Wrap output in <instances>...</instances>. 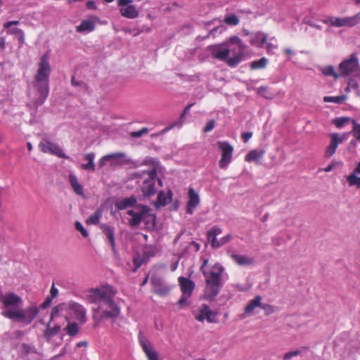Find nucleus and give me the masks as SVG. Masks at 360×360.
<instances>
[{
    "instance_id": "nucleus-47",
    "label": "nucleus",
    "mask_w": 360,
    "mask_h": 360,
    "mask_svg": "<svg viewBox=\"0 0 360 360\" xmlns=\"http://www.w3.org/2000/svg\"><path fill=\"white\" fill-rule=\"evenodd\" d=\"M233 238V236L231 234L229 233L226 235L225 236L221 238L219 240V248L223 246L224 245L226 244L229 241H231Z\"/></svg>"
},
{
    "instance_id": "nucleus-54",
    "label": "nucleus",
    "mask_w": 360,
    "mask_h": 360,
    "mask_svg": "<svg viewBox=\"0 0 360 360\" xmlns=\"http://www.w3.org/2000/svg\"><path fill=\"white\" fill-rule=\"evenodd\" d=\"M52 299L47 297L46 300L41 304L40 307L41 309H46L51 305Z\"/></svg>"
},
{
    "instance_id": "nucleus-55",
    "label": "nucleus",
    "mask_w": 360,
    "mask_h": 360,
    "mask_svg": "<svg viewBox=\"0 0 360 360\" xmlns=\"http://www.w3.org/2000/svg\"><path fill=\"white\" fill-rule=\"evenodd\" d=\"M252 136V132H243L241 134V137L245 143L248 142Z\"/></svg>"
},
{
    "instance_id": "nucleus-37",
    "label": "nucleus",
    "mask_w": 360,
    "mask_h": 360,
    "mask_svg": "<svg viewBox=\"0 0 360 360\" xmlns=\"http://www.w3.org/2000/svg\"><path fill=\"white\" fill-rule=\"evenodd\" d=\"M65 330L68 335L71 337L75 336L79 332V326L77 323H68L65 328Z\"/></svg>"
},
{
    "instance_id": "nucleus-49",
    "label": "nucleus",
    "mask_w": 360,
    "mask_h": 360,
    "mask_svg": "<svg viewBox=\"0 0 360 360\" xmlns=\"http://www.w3.org/2000/svg\"><path fill=\"white\" fill-rule=\"evenodd\" d=\"M133 264L134 265V272H136L139 268L142 265V259L139 257L134 258L133 259Z\"/></svg>"
},
{
    "instance_id": "nucleus-26",
    "label": "nucleus",
    "mask_w": 360,
    "mask_h": 360,
    "mask_svg": "<svg viewBox=\"0 0 360 360\" xmlns=\"http://www.w3.org/2000/svg\"><path fill=\"white\" fill-rule=\"evenodd\" d=\"M265 155L264 150H252L245 156V160L248 162H257Z\"/></svg>"
},
{
    "instance_id": "nucleus-8",
    "label": "nucleus",
    "mask_w": 360,
    "mask_h": 360,
    "mask_svg": "<svg viewBox=\"0 0 360 360\" xmlns=\"http://www.w3.org/2000/svg\"><path fill=\"white\" fill-rule=\"evenodd\" d=\"M217 148L221 151L219 166L221 169H225L232 161L233 148L226 141H218Z\"/></svg>"
},
{
    "instance_id": "nucleus-60",
    "label": "nucleus",
    "mask_w": 360,
    "mask_h": 360,
    "mask_svg": "<svg viewBox=\"0 0 360 360\" xmlns=\"http://www.w3.org/2000/svg\"><path fill=\"white\" fill-rule=\"evenodd\" d=\"M86 7L89 9H91V10H96L97 8L96 3L94 1H88L86 2Z\"/></svg>"
},
{
    "instance_id": "nucleus-18",
    "label": "nucleus",
    "mask_w": 360,
    "mask_h": 360,
    "mask_svg": "<svg viewBox=\"0 0 360 360\" xmlns=\"http://www.w3.org/2000/svg\"><path fill=\"white\" fill-rule=\"evenodd\" d=\"M58 312V307H55L51 310V317H50V321L48 323L46 329L44 332V337L46 338H51L53 335L58 333L61 329L60 326L59 325H56L54 327L51 328L50 326V322L53 319L56 314Z\"/></svg>"
},
{
    "instance_id": "nucleus-9",
    "label": "nucleus",
    "mask_w": 360,
    "mask_h": 360,
    "mask_svg": "<svg viewBox=\"0 0 360 360\" xmlns=\"http://www.w3.org/2000/svg\"><path fill=\"white\" fill-rule=\"evenodd\" d=\"M125 158V154L121 152L105 155L99 160L98 167L100 168L103 167L107 165L108 162H110L111 166L127 164L129 163V160Z\"/></svg>"
},
{
    "instance_id": "nucleus-53",
    "label": "nucleus",
    "mask_w": 360,
    "mask_h": 360,
    "mask_svg": "<svg viewBox=\"0 0 360 360\" xmlns=\"http://www.w3.org/2000/svg\"><path fill=\"white\" fill-rule=\"evenodd\" d=\"M81 168L84 170L94 171L95 164L90 165V163L87 162L86 164L82 165Z\"/></svg>"
},
{
    "instance_id": "nucleus-7",
    "label": "nucleus",
    "mask_w": 360,
    "mask_h": 360,
    "mask_svg": "<svg viewBox=\"0 0 360 360\" xmlns=\"http://www.w3.org/2000/svg\"><path fill=\"white\" fill-rule=\"evenodd\" d=\"M39 148L44 153H48L61 158L70 159V157L65 155L63 149L58 144L47 139H44L40 141Z\"/></svg>"
},
{
    "instance_id": "nucleus-48",
    "label": "nucleus",
    "mask_w": 360,
    "mask_h": 360,
    "mask_svg": "<svg viewBox=\"0 0 360 360\" xmlns=\"http://www.w3.org/2000/svg\"><path fill=\"white\" fill-rule=\"evenodd\" d=\"M260 307H262L264 310L266 315L271 314L274 312V307L270 304H261Z\"/></svg>"
},
{
    "instance_id": "nucleus-42",
    "label": "nucleus",
    "mask_w": 360,
    "mask_h": 360,
    "mask_svg": "<svg viewBox=\"0 0 360 360\" xmlns=\"http://www.w3.org/2000/svg\"><path fill=\"white\" fill-rule=\"evenodd\" d=\"M349 121V117H337L333 120L332 122L335 125L336 127L341 128Z\"/></svg>"
},
{
    "instance_id": "nucleus-12",
    "label": "nucleus",
    "mask_w": 360,
    "mask_h": 360,
    "mask_svg": "<svg viewBox=\"0 0 360 360\" xmlns=\"http://www.w3.org/2000/svg\"><path fill=\"white\" fill-rule=\"evenodd\" d=\"M99 22L100 18L98 16L91 15L88 18L83 20L81 23L76 27V31L79 33L93 32L95 30L96 24Z\"/></svg>"
},
{
    "instance_id": "nucleus-33",
    "label": "nucleus",
    "mask_w": 360,
    "mask_h": 360,
    "mask_svg": "<svg viewBox=\"0 0 360 360\" xmlns=\"http://www.w3.org/2000/svg\"><path fill=\"white\" fill-rule=\"evenodd\" d=\"M257 93L266 99L271 100L275 97V94L271 91L269 88L260 86L257 89Z\"/></svg>"
},
{
    "instance_id": "nucleus-14",
    "label": "nucleus",
    "mask_w": 360,
    "mask_h": 360,
    "mask_svg": "<svg viewBox=\"0 0 360 360\" xmlns=\"http://www.w3.org/2000/svg\"><path fill=\"white\" fill-rule=\"evenodd\" d=\"M216 314L210 309V307L204 304L200 309L199 314L195 316V319L200 322L205 319L208 323H214L215 321Z\"/></svg>"
},
{
    "instance_id": "nucleus-24",
    "label": "nucleus",
    "mask_w": 360,
    "mask_h": 360,
    "mask_svg": "<svg viewBox=\"0 0 360 360\" xmlns=\"http://www.w3.org/2000/svg\"><path fill=\"white\" fill-rule=\"evenodd\" d=\"M136 198L131 195L129 198H124L115 203V207L120 210H125L128 207L136 206Z\"/></svg>"
},
{
    "instance_id": "nucleus-34",
    "label": "nucleus",
    "mask_w": 360,
    "mask_h": 360,
    "mask_svg": "<svg viewBox=\"0 0 360 360\" xmlns=\"http://www.w3.org/2000/svg\"><path fill=\"white\" fill-rule=\"evenodd\" d=\"M267 63L268 60L262 57L259 60L252 61L250 64V68L252 70L262 69L266 67Z\"/></svg>"
},
{
    "instance_id": "nucleus-35",
    "label": "nucleus",
    "mask_w": 360,
    "mask_h": 360,
    "mask_svg": "<svg viewBox=\"0 0 360 360\" xmlns=\"http://www.w3.org/2000/svg\"><path fill=\"white\" fill-rule=\"evenodd\" d=\"M322 73L326 76H332L335 79H338L340 77H341L340 72L338 74L335 71L334 67L332 65H328L326 67H324L322 69Z\"/></svg>"
},
{
    "instance_id": "nucleus-28",
    "label": "nucleus",
    "mask_w": 360,
    "mask_h": 360,
    "mask_svg": "<svg viewBox=\"0 0 360 360\" xmlns=\"http://www.w3.org/2000/svg\"><path fill=\"white\" fill-rule=\"evenodd\" d=\"M267 41V35L266 34L257 33L252 36L250 39V44L252 46L262 47Z\"/></svg>"
},
{
    "instance_id": "nucleus-41",
    "label": "nucleus",
    "mask_w": 360,
    "mask_h": 360,
    "mask_svg": "<svg viewBox=\"0 0 360 360\" xmlns=\"http://www.w3.org/2000/svg\"><path fill=\"white\" fill-rule=\"evenodd\" d=\"M352 135L357 141H360V124L354 120H352Z\"/></svg>"
},
{
    "instance_id": "nucleus-52",
    "label": "nucleus",
    "mask_w": 360,
    "mask_h": 360,
    "mask_svg": "<svg viewBox=\"0 0 360 360\" xmlns=\"http://www.w3.org/2000/svg\"><path fill=\"white\" fill-rule=\"evenodd\" d=\"M194 105V103H191L189 105H188L184 110L182 114L180 116V120L181 122H183L184 120V117L186 114H188L189 112V110L191 109V108Z\"/></svg>"
},
{
    "instance_id": "nucleus-5",
    "label": "nucleus",
    "mask_w": 360,
    "mask_h": 360,
    "mask_svg": "<svg viewBox=\"0 0 360 360\" xmlns=\"http://www.w3.org/2000/svg\"><path fill=\"white\" fill-rule=\"evenodd\" d=\"M127 214L131 217L129 219L131 226H137L141 221H151L153 226L155 224V216L150 213V209L143 205H136L134 209L127 211Z\"/></svg>"
},
{
    "instance_id": "nucleus-13",
    "label": "nucleus",
    "mask_w": 360,
    "mask_h": 360,
    "mask_svg": "<svg viewBox=\"0 0 360 360\" xmlns=\"http://www.w3.org/2000/svg\"><path fill=\"white\" fill-rule=\"evenodd\" d=\"M178 282L182 294L191 297L195 286V283L184 276H179Z\"/></svg>"
},
{
    "instance_id": "nucleus-27",
    "label": "nucleus",
    "mask_w": 360,
    "mask_h": 360,
    "mask_svg": "<svg viewBox=\"0 0 360 360\" xmlns=\"http://www.w3.org/2000/svg\"><path fill=\"white\" fill-rule=\"evenodd\" d=\"M69 181L74 192L78 195L84 196L83 186L79 183L77 176L70 174L69 175Z\"/></svg>"
},
{
    "instance_id": "nucleus-16",
    "label": "nucleus",
    "mask_w": 360,
    "mask_h": 360,
    "mask_svg": "<svg viewBox=\"0 0 360 360\" xmlns=\"http://www.w3.org/2000/svg\"><path fill=\"white\" fill-rule=\"evenodd\" d=\"M212 56L218 60L225 61L231 51L228 48H224L221 44H217L210 47Z\"/></svg>"
},
{
    "instance_id": "nucleus-30",
    "label": "nucleus",
    "mask_w": 360,
    "mask_h": 360,
    "mask_svg": "<svg viewBox=\"0 0 360 360\" xmlns=\"http://www.w3.org/2000/svg\"><path fill=\"white\" fill-rule=\"evenodd\" d=\"M102 216L103 208H98L94 214H92L91 216L89 217V218L86 219V224L88 225L98 224Z\"/></svg>"
},
{
    "instance_id": "nucleus-40",
    "label": "nucleus",
    "mask_w": 360,
    "mask_h": 360,
    "mask_svg": "<svg viewBox=\"0 0 360 360\" xmlns=\"http://www.w3.org/2000/svg\"><path fill=\"white\" fill-rule=\"evenodd\" d=\"M309 348L307 347H304L301 349H296L294 351L286 352L283 356V360H289L292 357L300 355L302 353V350H307Z\"/></svg>"
},
{
    "instance_id": "nucleus-63",
    "label": "nucleus",
    "mask_w": 360,
    "mask_h": 360,
    "mask_svg": "<svg viewBox=\"0 0 360 360\" xmlns=\"http://www.w3.org/2000/svg\"><path fill=\"white\" fill-rule=\"evenodd\" d=\"M352 174H360V162L357 163L355 169Z\"/></svg>"
},
{
    "instance_id": "nucleus-4",
    "label": "nucleus",
    "mask_w": 360,
    "mask_h": 360,
    "mask_svg": "<svg viewBox=\"0 0 360 360\" xmlns=\"http://www.w3.org/2000/svg\"><path fill=\"white\" fill-rule=\"evenodd\" d=\"M143 164H150L153 166L151 169L143 172V174H146L148 177L143 180L141 185L143 195L144 197H150L155 195L157 192L155 180L157 178V167L158 162L155 159L145 160Z\"/></svg>"
},
{
    "instance_id": "nucleus-15",
    "label": "nucleus",
    "mask_w": 360,
    "mask_h": 360,
    "mask_svg": "<svg viewBox=\"0 0 360 360\" xmlns=\"http://www.w3.org/2000/svg\"><path fill=\"white\" fill-rule=\"evenodd\" d=\"M70 311L72 312L75 318L80 323H86V309L78 303H73L70 304Z\"/></svg>"
},
{
    "instance_id": "nucleus-1",
    "label": "nucleus",
    "mask_w": 360,
    "mask_h": 360,
    "mask_svg": "<svg viewBox=\"0 0 360 360\" xmlns=\"http://www.w3.org/2000/svg\"><path fill=\"white\" fill-rule=\"evenodd\" d=\"M117 290L110 285H104L92 288L88 291L86 300L89 303H100L99 307L94 309V314L101 311V319H115L120 316V308L115 301L114 297Z\"/></svg>"
},
{
    "instance_id": "nucleus-19",
    "label": "nucleus",
    "mask_w": 360,
    "mask_h": 360,
    "mask_svg": "<svg viewBox=\"0 0 360 360\" xmlns=\"http://www.w3.org/2000/svg\"><path fill=\"white\" fill-rule=\"evenodd\" d=\"M99 228L109 241L112 250L115 252V229L106 224H100Z\"/></svg>"
},
{
    "instance_id": "nucleus-56",
    "label": "nucleus",
    "mask_w": 360,
    "mask_h": 360,
    "mask_svg": "<svg viewBox=\"0 0 360 360\" xmlns=\"http://www.w3.org/2000/svg\"><path fill=\"white\" fill-rule=\"evenodd\" d=\"M94 157L95 155L93 153H87L85 155V159L88 161V163H90V165L94 164Z\"/></svg>"
},
{
    "instance_id": "nucleus-10",
    "label": "nucleus",
    "mask_w": 360,
    "mask_h": 360,
    "mask_svg": "<svg viewBox=\"0 0 360 360\" xmlns=\"http://www.w3.org/2000/svg\"><path fill=\"white\" fill-rule=\"evenodd\" d=\"M330 25L335 27H352L356 25L360 22V13L354 16L338 18L330 17Z\"/></svg>"
},
{
    "instance_id": "nucleus-20",
    "label": "nucleus",
    "mask_w": 360,
    "mask_h": 360,
    "mask_svg": "<svg viewBox=\"0 0 360 360\" xmlns=\"http://www.w3.org/2000/svg\"><path fill=\"white\" fill-rule=\"evenodd\" d=\"M139 343L146 354L148 360H158V355L156 351L150 348L148 344L147 340L144 336L141 334H139Z\"/></svg>"
},
{
    "instance_id": "nucleus-51",
    "label": "nucleus",
    "mask_w": 360,
    "mask_h": 360,
    "mask_svg": "<svg viewBox=\"0 0 360 360\" xmlns=\"http://www.w3.org/2000/svg\"><path fill=\"white\" fill-rule=\"evenodd\" d=\"M58 290L55 287L54 284L52 285L50 290V296L49 297L52 300L58 296Z\"/></svg>"
},
{
    "instance_id": "nucleus-38",
    "label": "nucleus",
    "mask_w": 360,
    "mask_h": 360,
    "mask_svg": "<svg viewBox=\"0 0 360 360\" xmlns=\"http://www.w3.org/2000/svg\"><path fill=\"white\" fill-rule=\"evenodd\" d=\"M243 54V53L237 52V54L235 56L231 58L227 57L225 61L229 66L235 67L240 62Z\"/></svg>"
},
{
    "instance_id": "nucleus-31",
    "label": "nucleus",
    "mask_w": 360,
    "mask_h": 360,
    "mask_svg": "<svg viewBox=\"0 0 360 360\" xmlns=\"http://www.w3.org/2000/svg\"><path fill=\"white\" fill-rule=\"evenodd\" d=\"M262 297L257 295L253 300H250L245 307V313L249 314L257 307L261 306Z\"/></svg>"
},
{
    "instance_id": "nucleus-39",
    "label": "nucleus",
    "mask_w": 360,
    "mask_h": 360,
    "mask_svg": "<svg viewBox=\"0 0 360 360\" xmlns=\"http://www.w3.org/2000/svg\"><path fill=\"white\" fill-rule=\"evenodd\" d=\"M356 175L357 174H351L346 177V179L349 186H356L357 188H360V177H358Z\"/></svg>"
},
{
    "instance_id": "nucleus-43",
    "label": "nucleus",
    "mask_w": 360,
    "mask_h": 360,
    "mask_svg": "<svg viewBox=\"0 0 360 360\" xmlns=\"http://www.w3.org/2000/svg\"><path fill=\"white\" fill-rule=\"evenodd\" d=\"M224 22L226 25H237L239 23V18L236 15H232L226 16L224 18Z\"/></svg>"
},
{
    "instance_id": "nucleus-17",
    "label": "nucleus",
    "mask_w": 360,
    "mask_h": 360,
    "mask_svg": "<svg viewBox=\"0 0 360 360\" xmlns=\"http://www.w3.org/2000/svg\"><path fill=\"white\" fill-rule=\"evenodd\" d=\"M188 195V201L186 205V212L192 214L200 202V198L198 194L195 193L193 188H189Z\"/></svg>"
},
{
    "instance_id": "nucleus-57",
    "label": "nucleus",
    "mask_w": 360,
    "mask_h": 360,
    "mask_svg": "<svg viewBox=\"0 0 360 360\" xmlns=\"http://www.w3.org/2000/svg\"><path fill=\"white\" fill-rule=\"evenodd\" d=\"M348 84L349 86H350V88H352V89L356 90L359 89L358 83L354 79H349Z\"/></svg>"
},
{
    "instance_id": "nucleus-11",
    "label": "nucleus",
    "mask_w": 360,
    "mask_h": 360,
    "mask_svg": "<svg viewBox=\"0 0 360 360\" xmlns=\"http://www.w3.org/2000/svg\"><path fill=\"white\" fill-rule=\"evenodd\" d=\"M330 144L325 150V157L326 158H330L335 153L338 145L347 139V134H345L340 136L338 134L333 133L330 135Z\"/></svg>"
},
{
    "instance_id": "nucleus-23",
    "label": "nucleus",
    "mask_w": 360,
    "mask_h": 360,
    "mask_svg": "<svg viewBox=\"0 0 360 360\" xmlns=\"http://www.w3.org/2000/svg\"><path fill=\"white\" fill-rule=\"evenodd\" d=\"M172 192L169 190L167 194L162 191H160L158 194L157 202L155 205L158 207L165 206L172 201Z\"/></svg>"
},
{
    "instance_id": "nucleus-59",
    "label": "nucleus",
    "mask_w": 360,
    "mask_h": 360,
    "mask_svg": "<svg viewBox=\"0 0 360 360\" xmlns=\"http://www.w3.org/2000/svg\"><path fill=\"white\" fill-rule=\"evenodd\" d=\"M276 48H277L276 46H275L271 43H269V44H267V46H266V51L268 53H273L274 49Z\"/></svg>"
},
{
    "instance_id": "nucleus-25",
    "label": "nucleus",
    "mask_w": 360,
    "mask_h": 360,
    "mask_svg": "<svg viewBox=\"0 0 360 360\" xmlns=\"http://www.w3.org/2000/svg\"><path fill=\"white\" fill-rule=\"evenodd\" d=\"M120 12L123 17L129 19H134L139 16V11L133 5H128L124 8H121Z\"/></svg>"
},
{
    "instance_id": "nucleus-2",
    "label": "nucleus",
    "mask_w": 360,
    "mask_h": 360,
    "mask_svg": "<svg viewBox=\"0 0 360 360\" xmlns=\"http://www.w3.org/2000/svg\"><path fill=\"white\" fill-rule=\"evenodd\" d=\"M48 53H44L40 58L38 70L33 83L34 91L28 93L32 105L36 110L44 104L49 94V79L51 68Z\"/></svg>"
},
{
    "instance_id": "nucleus-45",
    "label": "nucleus",
    "mask_w": 360,
    "mask_h": 360,
    "mask_svg": "<svg viewBox=\"0 0 360 360\" xmlns=\"http://www.w3.org/2000/svg\"><path fill=\"white\" fill-rule=\"evenodd\" d=\"M75 226V229L81 233V234L83 237H84V238L88 237L89 233H88L87 231L84 228V226L79 221H76Z\"/></svg>"
},
{
    "instance_id": "nucleus-46",
    "label": "nucleus",
    "mask_w": 360,
    "mask_h": 360,
    "mask_svg": "<svg viewBox=\"0 0 360 360\" xmlns=\"http://www.w3.org/2000/svg\"><path fill=\"white\" fill-rule=\"evenodd\" d=\"M188 297H186V295H184L182 294L181 297L179 300L177 302L179 309H182L185 307H187L189 304V302H188Z\"/></svg>"
},
{
    "instance_id": "nucleus-36",
    "label": "nucleus",
    "mask_w": 360,
    "mask_h": 360,
    "mask_svg": "<svg viewBox=\"0 0 360 360\" xmlns=\"http://www.w3.org/2000/svg\"><path fill=\"white\" fill-rule=\"evenodd\" d=\"M347 98V96L342 95L338 96H325L323 101L326 103H342Z\"/></svg>"
},
{
    "instance_id": "nucleus-6",
    "label": "nucleus",
    "mask_w": 360,
    "mask_h": 360,
    "mask_svg": "<svg viewBox=\"0 0 360 360\" xmlns=\"http://www.w3.org/2000/svg\"><path fill=\"white\" fill-rule=\"evenodd\" d=\"M359 63L357 54L354 53L348 58L342 60L338 67L341 77H346L356 72L359 68Z\"/></svg>"
},
{
    "instance_id": "nucleus-50",
    "label": "nucleus",
    "mask_w": 360,
    "mask_h": 360,
    "mask_svg": "<svg viewBox=\"0 0 360 360\" xmlns=\"http://www.w3.org/2000/svg\"><path fill=\"white\" fill-rule=\"evenodd\" d=\"M214 120H212L207 123L203 131L205 132H209V131H212L214 129Z\"/></svg>"
},
{
    "instance_id": "nucleus-61",
    "label": "nucleus",
    "mask_w": 360,
    "mask_h": 360,
    "mask_svg": "<svg viewBox=\"0 0 360 360\" xmlns=\"http://www.w3.org/2000/svg\"><path fill=\"white\" fill-rule=\"evenodd\" d=\"M132 0H117V4L120 6H127L129 4L131 3Z\"/></svg>"
},
{
    "instance_id": "nucleus-58",
    "label": "nucleus",
    "mask_w": 360,
    "mask_h": 360,
    "mask_svg": "<svg viewBox=\"0 0 360 360\" xmlns=\"http://www.w3.org/2000/svg\"><path fill=\"white\" fill-rule=\"evenodd\" d=\"M18 24H19L18 20L8 21V22H6V23H4V28H9L12 25H17Z\"/></svg>"
},
{
    "instance_id": "nucleus-44",
    "label": "nucleus",
    "mask_w": 360,
    "mask_h": 360,
    "mask_svg": "<svg viewBox=\"0 0 360 360\" xmlns=\"http://www.w3.org/2000/svg\"><path fill=\"white\" fill-rule=\"evenodd\" d=\"M148 132V129L146 127H143L141 129L136 131H131L130 133V136L133 138H139L142 136L144 134H146Z\"/></svg>"
},
{
    "instance_id": "nucleus-32",
    "label": "nucleus",
    "mask_w": 360,
    "mask_h": 360,
    "mask_svg": "<svg viewBox=\"0 0 360 360\" xmlns=\"http://www.w3.org/2000/svg\"><path fill=\"white\" fill-rule=\"evenodd\" d=\"M228 44L230 45L234 44L237 46L236 51L240 53H243L246 49V46L242 42L241 39L237 36H232L229 38Z\"/></svg>"
},
{
    "instance_id": "nucleus-62",
    "label": "nucleus",
    "mask_w": 360,
    "mask_h": 360,
    "mask_svg": "<svg viewBox=\"0 0 360 360\" xmlns=\"http://www.w3.org/2000/svg\"><path fill=\"white\" fill-rule=\"evenodd\" d=\"M71 83H72V85H73L75 86H80L81 85V82H79V81H77L75 76H73L72 77Z\"/></svg>"
},
{
    "instance_id": "nucleus-64",
    "label": "nucleus",
    "mask_w": 360,
    "mask_h": 360,
    "mask_svg": "<svg viewBox=\"0 0 360 360\" xmlns=\"http://www.w3.org/2000/svg\"><path fill=\"white\" fill-rule=\"evenodd\" d=\"M334 167V163L332 162L331 164L328 165L326 167L323 169V171L326 172H330Z\"/></svg>"
},
{
    "instance_id": "nucleus-3",
    "label": "nucleus",
    "mask_w": 360,
    "mask_h": 360,
    "mask_svg": "<svg viewBox=\"0 0 360 360\" xmlns=\"http://www.w3.org/2000/svg\"><path fill=\"white\" fill-rule=\"evenodd\" d=\"M200 259L202 264L200 271L205 277L206 292L210 298H214L219 293L221 287V278L224 268L220 263L217 262L212 266L210 271H207L206 266L209 259L205 257H202Z\"/></svg>"
},
{
    "instance_id": "nucleus-22",
    "label": "nucleus",
    "mask_w": 360,
    "mask_h": 360,
    "mask_svg": "<svg viewBox=\"0 0 360 360\" xmlns=\"http://www.w3.org/2000/svg\"><path fill=\"white\" fill-rule=\"evenodd\" d=\"M151 284L153 287L154 292L160 296L168 294L170 290L169 288L162 285V281L158 278H152Z\"/></svg>"
},
{
    "instance_id": "nucleus-21",
    "label": "nucleus",
    "mask_w": 360,
    "mask_h": 360,
    "mask_svg": "<svg viewBox=\"0 0 360 360\" xmlns=\"http://www.w3.org/2000/svg\"><path fill=\"white\" fill-rule=\"evenodd\" d=\"M222 233L221 229L218 226H212L207 233V240L210 241L212 248H219V240L217 236Z\"/></svg>"
},
{
    "instance_id": "nucleus-29",
    "label": "nucleus",
    "mask_w": 360,
    "mask_h": 360,
    "mask_svg": "<svg viewBox=\"0 0 360 360\" xmlns=\"http://www.w3.org/2000/svg\"><path fill=\"white\" fill-rule=\"evenodd\" d=\"M231 258L240 266L250 265L254 263V260L245 255L233 254Z\"/></svg>"
}]
</instances>
